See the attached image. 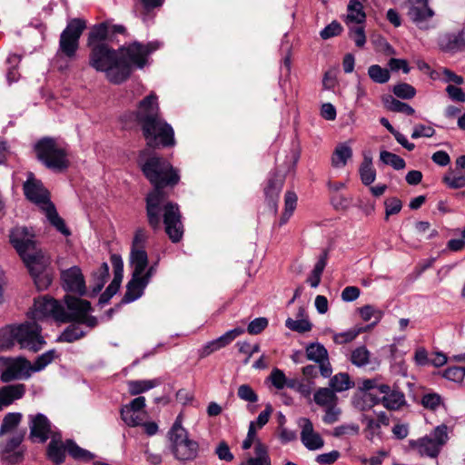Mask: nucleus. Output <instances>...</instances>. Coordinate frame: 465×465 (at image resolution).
<instances>
[{
    "label": "nucleus",
    "instance_id": "nucleus-1",
    "mask_svg": "<svg viewBox=\"0 0 465 465\" xmlns=\"http://www.w3.org/2000/svg\"><path fill=\"white\" fill-rule=\"evenodd\" d=\"M141 166L144 176L153 185L145 199L148 223L156 231L161 227L163 217L165 232L170 240L179 242L183 235L179 206L167 200L163 189L178 183L180 177L172 164L161 157L152 156Z\"/></svg>",
    "mask_w": 465,
    "mask_h": 465
},
{
    "label": "nucleus",
    "instance_id": "nucleus-2",
    "mask_svg": "<svg viewBox=\"0 0 465 465\" xmlns=\"http://www.w3.org/2000/svg\"><path fill=\"white\" fill-rule=\"evenodd\" d=\"M9 241L25 263L36 288L46 289L53 280L50 258L38 248L34 232L25 226H15L10 230Z\"/></svg>",
    "mask_w": 465,
    "mask_h": 465
},
{
    "label": "nucleus",
    "instance_id": "nucleus-3",
    "mask_svg": "<svg viewBox=\"0 0 465 465\" xmlns=\"http://www.w3.org/2000/svg\"><path fill=\"white\" fill-rule=\"evenodd\" d=\"M64 302L66 308L52 298L42 297L35 299L33 310L30 312V318L37 322L48 316H52L54 320L61 322H82L90 329L97 326V318L88 315V312L91 310V304L88 301L67 294L64 296Z\"/></svg>",
    "mask_w": 465,
    "mask_h": 465
},
{
    "label": "nucleus",
    "instance_id": "nucleus-4",
    "mask_svg": "<svg viewBox=\"0 0 465 465\" xmlns=\"http://www.w3.org/2000/svg\"><path fill=\"white\" fill-rule=\"evenodd\" d=\"M136 119L149 147L173 146L175 143L174 133L159 114L157 96L153 94L143 98L138 105Z\"/></svg>",
    "mask_w": 465,
    "mask_h": 465
},
{
    "label": "nucleus",
    "instance_id": "nucleus-5",
    "mask_svg": "<svg viewBox=\"0 0 465 465\" xmlns=\"http://www.w3.org/2000/svg\"><path fill=\"white\" fill-rule=\"evenodd\" d=\"M41 331L40 325L33 320L6 325L0 329V349L8 351L18 345L20 349L36 352L45 344Z\"/></svg>",
    "mask_w": 465,
    "mask_h": 465
},
{
    "label": "nucleus",
    "instance_id": "nucleus-6",
    "mask_svg": "<svg viewBox=\"0 0 465 465\" xmlns=\"http://www.w3.org/2000/svg\"><path fill=\"white\" fill-rule=\"evenodd\" d=\"M89 64L98 72H104L107 80L119 84L130 76L128 64L119 60V51L109 45L90 47Z\"/></svg>",
    "mask_w": 465,
    "mask_h": 465
},
{
    "label": "nucleus",
    "instance_id": "nucleus-7",
    "mask_svg": "<svg viewBox=\"0 0 465 465\" xmlns=\"http://www.w3.org/2000/svg\"><path fill=\"white\" fill-rule=\"evenodd\" d=\"M36 158L48 169L64 172L70 165L66 148L54 138L44 137L35 145Z\"/></svg>",
    "mask_w": 465,
    "mask_h": 465
},
{
    "label": "nucleus",
    "instance_id": "nucleus-8",
    "mask_svg": "<svg viewBox=\"0 0 465 465\" xmlns=\"http://www.w3.org/2000/svg\"><path fill=\"white\" fill-rule=\"evenodd\" d=\"M449 440L448 427L445 424L437 426L429 435L410 440L407 450L416 451L421 457L435 459Z\"/></svg>",
    "mask_w": 465,
    "mask_h": 465
},
{
    "label": "nucleus",
    "instance_id": "nucleus-9",
    "mask_svg": "<svg viewBox=\"0 0 465 465\" xmlns=\"http://www.w3.org/2000/svg\"><path fill=\"white\" fill-rule=\"evenodd\" d=\"M168 435L172 451L177 460L187 461L197 457L199 445L195 440L189 439L187 430L182 426L180 415L176 418Z\"/></svg>",
    "mask_w": 465,
    "mask_h": 465
},
{
    "label": "nucleus",
    "instance_id": "nucleus-10",
    "mask_svg": "<svg viewBox=\"0 0 465 465\" xmlns=\"http://www.w3.org/2000/svg\"><path fill=\"white\" fill-rule=\"evenodd\" d=\"M158 48L159 45L156 42H150L146 45L134 42L118 49L119 60H123L128 64L131 74L133 66L143 68L146 64L150 54Z\"/></svg>",
    "mask_w": 465,
    "mask_h": 465
},
{
    "label": "nucleus",
    "instance_id": "nucleus-11",
    "mask_svg": "<svg viewBox=\"0 0 465 465\" xmlns=\"http://www.w3.org/2000/svg\"><path fill=\"white\" fill-rule=\"evenodd\" d=\"M86 28V22L82 18H73L60 35L59 52L68 58L74 57L79 47L80 37Z\"/></svg>",
    "mask_w": 465,
    "mask_h": 465
},
{
    "label": "nucleus",
    "instance_id": "nucleus-12",
    "mask_svg": "<svg viewBox=\"0 0 465 465\" xmlns=\"http://www.w3.org/2000/svg\"><path fill=\"white\" fill-rule=\"evenodd\" d=\"M0 372L3 382L26 380L31 376L32 364L24 357L0 356Z\"/></svg>",
    "mask_w": 465,
    "mask_h": 465
},
{
    "label": "nucleus",
    "instance_id": "nucleus-13",
    "mask_svg": "<svg viewBox=\"0 0 465 465\" xmlns=\"http://www.w3.org/2000/svg\"><path fill=\"white\" fill-rule=\"evenodd\" d=\"M25 431H16L5 442H0V459L8 465L23 461L25 449L22 447Z\"/></svg>",
    "mask_w": 465,
    "mask_h": 465
},
{
    "label": "nucleus",
    "instance_id": "nucleus-14",
    "mask_svg": "<svg viewBox=\"0 0 465 465\" xmlns=\"http://www.w3.org/2000/svg\"><path fill=\"white\" fill-rule=\"evenodd\" d=\"M23 190L26 199L39 205L42 210L48 203H52L48 191L45 188L43 183L37 180L32 173H28L27 180L23 185Z\"/></svg>",
    "mask_w": 465,
    "mask_h": 465
},
{
    "label": "nucleus",
    "instance_id": "nucleus-15",
    "mask_svg": "<svg viewBox=\"0 0 465 465\" xmlns=\"http://www.w3.org/2000/svg\"><path fill=\"white\" fill-rule=\"evenodd\" d=\"M306 357L309 361L319 365V371L323 378H330L332 368L329 360V353L326 348L319 342H312L305 348Z\"/></svg>",
    "mask_w": 465,
    "mask_h": 465
},
{
    "label": "nucleus",
    "instance_id": "nucleus-16",
    "mask_svg": "<svg viewBox=\"0 0 465 465\" xmlns=\"http://www.w3.org/2000/svg\"><path fill=\"white\" fill-rule=\"evenodd\" d=\"M63 288L67 292L77 293L83 296L86 292L85 282L81 269L73 266L61 272Z\"/></svg>",
    "mask_w": 465,
    "mask_h": 465
},
{
    "label": "nucleus",
    "instance_id": "nucleus-17",
    "mask_svg": "<svg viewBox=\"0 0 465 465\" xmlns=\"http://www.w3.org/2000/svg\"><path fill=\"white\" fill-rule=\"evenodd\" d=\"M29 428V438L33 441L44 443L54 434L49 420L42 413L30 416Z\"/></svg>",
    "mask_w": 465,
    "mask_h": 465
},
{
    "label": "nucleus",
    "instance_id": "nucleus-18",
    "mask_svg": "<svg viewBox=\"0 0 465 465\" xmlns=\"http://www.w3.org/2000/svg\"><path fill=\"white\" fill-rule=\"evenodd\" d=\"M244 332V329L241 327L234 328L226 331L219 338L208 342L201 351V357H206L211 353L230 344L233 340Z\"/></svg>",
    "mask_w": 465,
    "mask_h": 465
},
{
    "label": "nucleus",
    "instance_id": "nucleus-19",
    "mask_svg": "<svg viewBox=\"0 0 465 465\" xmlns=\"http://www.w3.org/2000/svg\"><path fill=\"white\" fill-rule=\"evenodd\" d=\"M369 395L373 397L374 403L381 402L382 405L391 411L399 410L401 407L405 405V396L403 392L398 390L390 389V392L386 393L381 398H379L376 393L370 392Z\"/></svg>",
    "mask_w": 465,
    "mask_h": 465
},
{
    "label": "nucleus",
    "instance_id": "nucleus-20",
    "mask_svg": "<svg viewBox=\"0 0 465 465\" xmlns=\"http://www.w3.org/2000/svg\"><path fill=\"white\" fill-rule=\"evenodd\" d=\"M107 40H111L110 29L107 22L94 25L91 27L87 37V46L94 47L95 45H106Z\"/></svg>",
    "mask_w": 465,
    "mask_h": 465
},
{
    "label": "nucleus",
    "instance_id": "nucleus-21",
    "mask_svg": "<svg viewBox=\"0 0 465 465\" xmlns=\"http://www.w3.org/2000/svg\"><path fill=\"white\" fill-rule=\"evenodd\" d=\"M283 185V177L274 173L268 180V183L264 188L265 197L269 206L277 212V200Z\"/></svg>",
    "mask_w": 465,
    "mask_h": 465
},
{
    "label": "nucleus",
    "instance_id": "nucleus-22",
    "mask_svg": "<svg viewBox=\"0 0 465 465\" xmlns=\"http://www.w3.org/2000/svg\"><path fill=\"white\" fill-rule=\"evenodd\" d=\"M147 284L146 281L142 278V275L133 274L132 279L127 283L126 292L122 302L129 303L140 298Z\"/></svg>",
    "mask_w": 465,
    "mask_h": 465
},
{
    "label": "nucleus",
    "instance_id": "nucleus-23",
    "mask_svg": "<svg viewBox=\"0 0 465 465\" xmlns=\"http://www.w3.org/2000/svg\"><path fill=\"white\" fill-rule=\"evenodd\" d=\"M66 450V442L64 443L62 441L61 435L59 433H54L47 447L48 459L59 465L64 462Z\"/></svg>",
    "mask_w": 465,
    "mask_h": 465
},
{
    "label": "nucleus",
    "instance_id": "nucleus-24",
    "mask_svg": "<svg viewBox=\"0 0 465 465\" xmlns=\"http://www.w3.org/2000/svg\"><path fill=\"white\" fill-rule=\"evenodd\" d=\"M25 392L24 384L6 385L0 388V407L1 411L4 407L12 404L15 400L21 399Z\"/></svg>",
    "mask_w": 465,
    "mask_h": 465
},
{
    "label": "nucleus",
    "instance_id": "nucleus-25",
    "mask_svg": "<svg viewBox=\"0 0 465 465\" xmlns=\"http://www.w3.org/2000/svg\"><path fill=\"white\" fill-rule=\"evenodd\" d=\"M440 45L447 51H460L465 48V31L448 34L440 38Z\"/></svg>",
    "mask_w": 465,
    "mask_h": 465
},
{
    "label": "nucleus",
    "instance_id": "nucleus-26",
    "mask_svg": "<svg viewBox=\"0 0 465 465\" xmlns=\"http://www.w3.org/2000/svg\"><path fill=\"white\" fill-rule=\"evenodd\" d=\"M130 263L133 267V274L142 275L148 265V256L144 249L131 250Z\"/></svg>",
    "mask_w": 465,
    "mask_h": 465
},
{
    "label": "nucleus",
    "instance_id": "nucleus-27",
    "mask_svg": "<svg viewBox=\"0 0 465 465\" xmlns=\"http://www.w3.org/2000/svg\"><path fill=\"white\" fill-rule=\"evenodd\" d=\"M43 211L45 213V216L49 223L55 227V229L60 232L64 236L70 235V231L66 227L63 218H61L55 209V206L53 203H48Z\"/></svg>",
    "mask_w": 465,
    "mask_h": 465
},
{
    "label": "nucleus",
    "instance_id": "nucleus-28",
    "mask_svg": "<svg viewBox=\"0 0 465 465\" xmlns=\"http://www.w3.org/2000/svg\"><path fill=\"white\" fill-rule=\"evenodd\" d=\"M359 173L361 183L368 186L371 185L376 179V170L372 166V158L369 154H364L363 161L361 162Z\"/></svg>",
    "mask_w": 465,
    "mask_h": 465
},
{
    "label": "nucleus",
    "instance_id": "nucleus-29",
    "mask_svg": "<svg viewBox=\"0 0 465 465\" xmlns=\"http://www.w3.org/2000/svg\"><path fill=\"white\" fill-rule=\"evenodd\" d=\"M352 156V150L347 143H339L331 156V165L335 168L344 167Z\"/></svg>",
    "mask_w": 465,
    "mask_h": 465
},
{
    "label": "nucleus",
    "instance_id": "nucleus-30",
    "mask_svg": "<svg viewBox=\"0 0 465 465\" xmlns=\"http://www.w3.org/2000/svg\"><path fill=\"white\" fill-rule=\"evenodd\" d=\"M314 402L322 407L337 405L338 397L333 390L330 388H319L313 395Z\"/></svg>",
    "mask_w": 465,
    "mask_h": 465
},
{
    "label": "nucleus",
    "instance_id": "nucleus-31",
    "mask_svg": "<svg viewBox=\"0 0 465 465\" xmlns=\"http://www.w3.org/2000/svg\"><path fill=\"white\" fill-rule=\"evenodd\" d=\"M74 323L70 324L58 337L57 341L61 342H74L84 337L86 331H84L80 324L82 322H74Z\"/></svg>",
    "mask_w": 465,
    "mask_h": 465
},
{
    "label": "nucleus",
    "instance_id": "nucleus-32",
    "mask_svg": "<svg viewBox=\"0 0 465 465\" xmlns=\"http://www.w3.org/2000/svg\"><path fill=\"white\" fill-rule=\"evenodd\" d=\"M160 383L157 379L129 381L127 382L128 391L131 395H139L158 386Z\"/></svg>",
    "mask_w": 465,
    "mask_h": 465
},
{
    "label": "nucleus",
    "instance_id": "nucleus-33",
    "mask_svg": "<svg viewBox=\"0 0 465 465\" xmlns=\"http://www.w3.org/2000/svg\"><path fill=\"white\" fill-rule=\"evenodd\" d=\"M350 361L357 367H366L371 363V353L366 346L361 345L351 351Z\"/></svg>",
    "mask_w": 465,
    "mask_h": 465
},
{
    "label": "nucleus",
    "instance_id": "nucleus-34",
    "mask_svg": "<svg viewBox=\"0 0 465 465\" xmlns=\"http://www.w3.org/2000/svg\"><path fill=\"white\" fill-rule=\"evenodd\" d=\"M385 107L391 112L402 113L407 115H412L415 110L406 103L401 102L391 95H387L382 98Z\"/></svg>",
    "mask_w": 465,
    "mask_h": 465
},
{
    "label": "nucleus",
    "instance_id": "nucleus-35",
    "mask_svg": "<svg viewBox=\"0 0 465 465\" xmlns=\"http://www.w3.org/2000/svg\"><path fill=\"white\" fill-rule=\"evenodd\" d=\"M363 6L358 0H350L348 5L347 22L361 24L365 20V13L363 12Z\"/></svg>",
    "mask_w": 465,
    "mask_h": 465
},
{
    "label": "nucleus",
    "instance_id": "nucleus-36",
    "mask_svg": "<svg viewBox=\"0 0 465 465\" xmlns=\"http://www.w3.org/2000/svg\"><path fill=\"white\" fill-rule=\"evenodd\" d=\"M329 385V388L336 393L351 388L353 383L351 381L349 374L341 372L331 378Z\"/></svg>",
    "mask_w": 465,
    "mask_h": 465
},
{
    "label": "nucleus",
    "instance_id": "nucleus-37",
    "mask_svg": "<svg viewBox=\"0 0 465 465\" xmlns=\"http://www.w3.org/2000/svg\"><path fill=\"white\" fill-rule=\"evenodd\" d=\"M297 195L293 192H287L284 196V212L280 219V225L285 224L292 215L296 204Z\"/></svg>",
    "mask_w": 465,
    "mask_h": 465
},
{
    "label": "nucleus",
    "instance_id": "nucleus-38",
    "mask_svg": "<svg viewBox=\"0 0 465 465\" xmlns=\"http://www.w3.org/2000/svg\"><path fill=\"white\" fill-rule=\"evenodd\" d=\"M22 420L21 413L9 412L7 413L3 420L0 427V437L6 433L12 432L20 423Z\"/></svg>",
    "mask_w": 465,
    "mask_h": 465
},
{
    "label": "nucleus",
    "instance_id": "nucleus-39",
    "mask_svg": "<svg viewBox=\"0 0 465 465\" xmlns=\"http://www.w3.org/2000/svg\"><path fill=\"white\" fill-rule=\"evenodd\" d=\"M109 276V266L106 262L101 264L96 272L93 273L94 278V286L93 292L94 294L98 293L104 287V283L107 281Z\"/></svg>",
    "mask_w": 465,
    "mask_h": 465
},
{
    "label": "nucleus",
    "instance_id": "nucleus-40",
    "mask_svg": "<svg viewBox=\"0 0 465 465\" xmlns=\"http://www.w3.org/2000/svg\"><path fill=\"white\" fill-rule=\"evenodd\" d=\"M433 15V11L427 5L411 6L408 12V15L415 23L425 21L432 17Z\"/></svg>",
    "mask_w": 465,
    "mask_h": 465
},
{
    "label": "nucleus",
    "instance_id": "nucleus-41",
    "mask_svg": "<svg viewBox=\"0 0 465 465\" xmlns=\"http://www.w3.org/2000/svg\"><path fill=\"white\" fill-rule=\"evenodd\" d=\"M380 161L384 164L391 165L395 170H402L406 166L403 158L388 151H381L380 153Z\"/></svg>",
    "mask_w": 465,
    "mask_h": 465
},
{
    "label": "nucleus",
    "instance_id": "nucleus-42",
    "mask_svg": "<svg viewBox=\"0 0 465 465\" xmlns=\"http://www.w3.org/2000/svg\"><path fill=\"white\" fill-rule=\"evenodd\" d=\"M66 447L68 453L75 460H90L94 457L90 451L82 449L72 440H66Z\"/></svg>",
    "mask_w": 465,
    "mask_h": 465
},
{
    "label": "nucleus",
    "instance_id": "nucleus-43",
    "mask_svg": "<svg viewBox=\"0 0 465 465\" xmlns=\"http://www.w3.org/2000/svg\"><path fill=\"white\" fill-rule=\"evenodd\" d=\"M370 78L378 84H385L390 80V72L378 64H372L368 68Z\"/></svg>",
    "mask_w": 465,
    "mask_h": 465
},
{
    "label": "nucleus",
    "instance_id": "nucleus-44",
    "mask_svg": "<svg viewBox=\"0 0 465 465\" xmlns=\"http://www.w3.org/2000/svg\"><path fill=\"white\" fill-rule=\"evenodd\" d=\"M442 182L450 189H460L465 187V175L456 174L453 170H449Z\"/></svg>",
    "mask_w": 465,
    "mask_h": 465
},
{
    "label": "nucleus",
    "instance_id": "nucleus-45",
    "mask_svg": "<svg viewBox=\"0 0 465 465\" xmlns=\"http://www.w3.org/2000/svg\"><path fill=\"white\" fill-rule=\"evenodd\" d=\"M285 326L289 330L297 331L299 333L310 331L312 328V324L308 319L293 320L292 318H288L285 322Z\"/></svg>",
    "mask_w": 465,
    "mask_h": 465
},
{
    "label": "nucleus",
    "instance_id": "nucleus-46",
    "mask_svg": "<svg viewBox=\"0 0 465 465\" xmlns=\"http://www.w3.org/2000/svg\"><path fill=\"white\" fill-rule=\"evenodd\" d=\"M56 357L54 350H49L37 357L35 363L32 364V372L40 371L50 364Z\"/></svg>",
    "mask_w": 465,
    "mask_h": 465
},
{
    "label": "nucleus",
    "instance_id": "nucleus-47",
    "mask_svg": "<svg viewBox=\"0 0 465 465\" xmlns=\"http://www.w3.org/2000/svg\"><path fill=\"white\" fill-rule=\"evenodd\" d=\"M392 92L397 97L401 99H411L416 94L415 88L406 83H401L394 85Z\"/></svg>",
    "mask_w": 465,
    "mask_h": 465
},
{
    "label": "nucleus",
    "instance_id": "nucleus-48",
    "mask_svg": "<svg viewBox=\"0 0 465 465\" xmlns=\"http://www.w3.org/2000/svg\"><path fill=\"white\" fill-rule=\"evenodd\" d=\"M360 432V426L356 423L341 424L333 430L334 437L354 436Z\"/></svg>",
    "mask_w": 465,
    "mask_h": 465
},
{
    "label": "nucleus",
    "instance_id": "nucleus-49",
    "mask_svg": "<svg viewBox=\"0 0 465 465\" xmlns=\"http://www.w3.org/2000/svg\"><path fill=\"white\" fill-rule=\"evenodd\" d=\"M121 419L129 427H136L141 424V418L137 412L129 411L128 408H121L120 411Z\"/></svg>",
    "mask_w": 465,
    "mask_h": 465
},
{
    "label": "nucleus",
    "instance_id": "nucleus-50",
    "mask_svg": "<svg viewBox=\"0 0 465 465\" xmlns=\"http://www.w3.org/2000/svg\"><path fill=\"white\" fill-rule=\"evenodd\" d=\"M302 442L311 450H319L324 445V440L317 432L307 435V437L302 439Z\"/></svg>",
    "mask_w": 465,
    "mask_h": 465
},
{
    "label": "nucleus",
    "instance_id": "nucleus-51",
    "mask_svg": "<svg viewBox=\"0 0 465 465\" xmlns=\"http://www.w3.org/2000/svg\"><path fill=\"white\" fill-rule=\"evenodd\" d=\"M359 312L361 319L365 322L370 321L372 317H374L376 321L379 322L383 315V312L381 310L376 309L370 304L362 306L360 308Z\"/></svg>",
    "mask_w": 465,
    "mask_h": 465
},
{
    "label": "nucleus",
    "instance_id": "nucleus-52",
    "mask_svg": "<svg viewBox=\"0 0 465 465\" xmlns=\"http://www.w3.org/2000/svg\"><path fill=\"white\" fill-rule=\"evenodd\" d=\"M268 379L271 381L272 384L278 390H282L287 383V378L284 372L278 368H274L272 371Z\"/></svg>",
    "mask_w": 465,
    "mask_h": 465
},
{
    "label": "nucleus",
    "instance_id": "nucleus-53",
    "mask_svg": "<svg viewBox=\"0 0 465 465\" xmlns=\"http://www.w3.org/2000/svg\"><path fill=\"white\" fill-rule=\"evenodd\" d=\"M237 395L244 401L256 402L258 401V395L248 384L240 385L237 391Z\"/></svg>",
    "mask_w": 465,
    "mask_h": 465
},
{
    "label": "nucleus",
    "instance_id": "nucleus-54",
    "mask_svg": "<svg viewBox=\"0 0 465 465\" xmlns=\"http://www.w3.org/2000/svg\"><path fill=\"white\" fill-rule=\"evenodd\" d=\"M254 452L255 457H252V459L262 460L265 465H272L271 459L268 454V448L260 440L255 441Z\"/></svg>",
    "mask_w": 465,
    "mask_h": 465
},
{
    "label": "nucleus",
    "instance_id": "nucleus-55",
    "mask_svg": "<svg viewBox=\"0 0 465 465\" xmlns=\"http://www.w3.org/2000/svg\"><path fill=\"white\" fill-rule=\"evenodd\" d=\"M443 376L450 381L460 382L465 377V367H450L444 371Z\"/></svg>",
    "mask_w": 465,
    "mask_h": 465
},
{
    "label": "nucleus",
    "instance_id": "nucleus-56",
    "mask_svg": "<svg viewBox=\"0 0 465 465\" xmlns=\"http://www.w3.org/2000/svg\"><path fill=\"white\" fill-rule=\"evenodd\" d=\"M20 56L17 54L9 55L7 58V63L12 64L13 67L8 69L6 77L9 84L16 82L19 78V74L17 73L15 66L20 62Z\"/></svg>",
    "mask_w": 465,
    "mask_h": 465
},
{
    "label": "nucleus",
    "instance_id": "nucleus-57",
    "mask_svg": "<svg viewBox=\"0 0 465 465\" xmlns=\"http://www.w3.org/2000/svg\"><path fill=\"white\" fill-rule=\"evenodd\" d=\"M386 219L390 215L396 214L401 212L402 204L400 199L396 197L389 198L384 202Z\"/></svg>",
    "mask_w": 465,
    "mask_h": 465
},
{
    "label": "nucleus",
    "instance_id": "nucleus-58",
    "mask_svg": "<svg viewBox=\"0 0 465 465\" xmlns=\"http://www.w3.org/2000/svg\"><path fill=\"white\" fill-rule=\"evenodd\" d=\"M342 27L340 23L333 21L320 33L322 39H329L341 34Z\"/></svg>",
    "mask_w": 465,
    "mask_h": 465
},
{
    "label": "nucleus",
    "instance_id": "nucleus-59",
    "mask_svg": "<svg viewBox=\"0 0 465 465\" xmlns=\"http://www.w3.org/2000/svg\"><path fill=\"white\" fill-rule=\"evenodd\" d=\"M359 331L349 330L343 332L335 333L332 337L337 344H344L352 341L359 334Z\"/></svg>",
    "mask_w": 465,
    "mask_h": 465
},
{
    "label": "nucleus",
    "instance_id": "nucleus-60",
    "mask_svg": "<svg viewBox=\"0 0 465 465\" xmlns=\"http://www.w3.org/2000/svg\"><path fill=\"white\" fill-rule=\"evenodd\" d=\"M267 325L268 320L266 318H256L249 323L247 331L250 334H259L267 327Z\"/></svg>",
    "mask_w": 465,
    "mask_h": 465
},
{
    "label": "nucleus",
    "instance_id": "nucleus-61",
    "mask_svg": "<svg viewBox=\"0 0 465 465\" xmlns=\"http://www.w3.org/2000/svg\"><path fill=\"white\" fill-rule=\"evenodd\" d=\"M350 36L358 47H362L366 43V36L362 26L357 25L350 29Z\"/></svg>",
    "mask_w": 465,
    "mask_h": 465
},
{
    "label": "nucleus",
    "instance_id": "nucleus-62",
    "mask_svg": "<svg viewBox=\"0 0 465 465\" xmlns=\"http://www.w3.org/2000/svg\"><path fill=\"white\" fill-rule=\"evenodd\" d=\"M421 404L429 410H436L440 404V397L436 393L425 394L421 399Z\"/></svg>",
    "mask_w": 465,
    "mask_h": 465
},
{
    "label": "nucleus",
    "instance_id": "nucleus-63",
    "mask_svg": "<svg viewBox=\"0 0 465 465\" xmlns=\"http://www.w3.org/2000/svg\"><path fill=\"white\" fill-rule=\"evenodd\" d=\"M147 238L148 235L146 230L143 228H138L134 233L131 250L144 249L143 247Z\"/></svg>",
    "mask_w": 465,
    "mask_h": 465
},
{
    "label": "nucleus",
    "instance_id": "nucleus-64",
    "mask_svg": "<svg viewBox=\"0 0 465 465\" xmlns=\"http://www.w3.org/2000/svg\"><path fill=\"white\" fill-rule=\"evenodd\" d=\"M324 409L325 414L322 418V420L326 424H332L339 420L341 410L337 407V405L328 406Z\"/></svg>",
    "mask_w": 465,
    "mask_h": 465
}]
</instances>
